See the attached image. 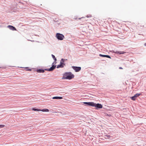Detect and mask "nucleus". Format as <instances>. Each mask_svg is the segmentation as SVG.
<instances>
[{"label":"nucleus","instance_id":"nucleus-1","mask_svg":"<svg viewBox=\"0 0 146 146\" xmlns=\"http://www.w3.org/2000/svg\"><path fill=\"white\" fill-rule=\"evenodd\" d=\"M74 77V75L71 72H65L63 74L62 79L70 80Z\"/></svg>","mask_w":146,"mask_h":146},{"label":"nucleus","instance_id":"nucleus-2","mask_svg":"<svg viewBox=\"0 0 146 146\" xmlns=\"http://www.w3.org/2000/svg\"><path fill=\"white\" fill-rule=\"evenodd\" d=\"M65 61V59L64 58H62L60 60V64L58 65L56 67L57 68H63L64 66L65 65L64 62Z\"/></svg>","mask_w":146,"mask_h":146},{"label":"nucleus","instance_id":"nucleus-3","mask_svg":"<svg viewBox=\"0 0 146 146\" xmlns=\"http://www.w3.org/2000/svg\"><path fill=\"white\" fill-rule=\"evenodd\" d=\"M56 37L58 40H62L64 38V36L63 35L59 33H56Z\"/></svg>","mask_w":146,"mask_h":146},{"label":"nucleus","instance_id":"nucleus-4","mask_svg":"<svg viewBox=\"0 0 146 146\" xmlns=\"http://www.w3.org/2000/svg\"><path fill=\"white\" fill-rule=\"evenodd\" d=\"M142 93H136L134 96L131 97L130 99L133 101L135 100L136 98L139 97V96L142 95Z\"/></svg>","mask_w":146,"mask_h":146},{"label":"nucleus","instance_id":"nucleus-5","mask_svg":"<svg viewBox=\"0 0 146 146\" xmlns=\"http://www.w3.org/2000/svg\"><path fill=\"white\" fill-rule=\"evenodd\" d=\"M93 107H95L96 110H98L99 109L102 108L103 107L102 105L101 104L99 103L96 104L94 103Z\"/></svg>","mask_w":146,"mask_h":146},{"label":"nucleus","instance_id":"nucleus-6","mask_svg":"<svg viewBox=\"0 0 146 146\" xmlns=\"http://www.w3.org/2000/svg\"><path fill=\"white\" fill-rule=\"evenodd\" d=\"M56 66L52 65V66L50 68L44 69V72L45 71H47L49 72L52 71L56 68Z\"/></svg>","mask_w":146,"mask_h":146},{"label":"nucleus","instance_id":"nucleus-7","mask_svg":"<svg viewBox=\"0 0 146 146\" xmlns=\"http://www.w3.org/2000/svg\"><path fill=\"white\" fill-rule=\"evenodd\" d=\"M110 52L113 53L118 54L119 55L123 54L126 52L124 51H118L116 50L115 51L114 50H113L110 51Z\"/></svg>","mask_w":146,"mask_h":146},{"label":"nucleus","instance_id":"nucleus-8","mask_svg":"<svg viewBox=\"0 0 146 146\" xmlns=\"http://www.w3.org/2000/svg\"><path fill=\"white\" fill-rule=\"evenodd\" d=\"M72 68L75 70L76 72H79L81 69L80 67L76 66H72Z\"/></svg>","mask_w":146,"mask_h":146},{"label":"nucleus","instance_id":"nucleus-9","mask_svg":"<svg viewBox=\"0 0 146 146\" xmlns=\"http://www.w3.org/2000/svg\"><path fill=\"white\" fill-rule=\"evenodd\" d=\"M94 102H83V103H84V104H85V105L86 106H93L94 104Z\"/></svg>","mask_w":146,"mask_h":146},{"label":"nucleus","instance_id":"nucleus-10","mask_svg":"<svg viewBox=\"0 0 146 146\" xmlns=\"http://www.w3.org/2000/svg\"><path fill=\"white\" fill-rule=\"evenodd\" d=\"M7 28L13 31H17V29L16 28L12 25H9L7 26Z\"/></svg>","mask_w":146,"mask_h":146},{"label":"nucleus","instance_id":"nucleus-11","mask_svg":"<svg viewBox=\"0 0 146 146\" xmlns=\"http://www.w3.org/2000/svg\"><path fill=\"white\" fill-rule=\"evenodd\" d=\"M99 56L100 57H106L108 58H109L110 59H111V56L109 55H103L102 54H99Z\"/></svg>","mask_w":146,"mask_h":146},{"label":"nucleus","instance_id":"nucleus-12","mask_svg":"<svg viewBox=\"0 0 146 146\" xmlns=\"http://www.w3.org/2000/svg\"><path fill=\"white\" fill-rule=\"evenodd\" d=\"M36 71L38 73H43L44 72V69H38L36 70Z\"/></svg>","mask_w":146,"mask_h":146},{"label":"nucleus","instance_id":"nucleus-13","mask_svg":"<svg viewBox=\"0 0 146 146\" xmlns=\"http://www.w3.org/2000/svg\"><path fill=\"white\" fill-rule=\"evenodd\" d=\"M63 99V97L61 96H54L52 98L53 99L61 100Z\"/></svg>","mask_w":146,"mask_h":146},{"label":"nucleus","instance_id":"nucleus-14","mask_svg":"<svg viewBox=\"0 0 146 146\" xmlns=\"http://www.w3.org/2000/svg\"><path fill=\"white\" fill-rule=\"evenodd\" d=\"M49 110L47 109H40V111H42V112H48Z\"/></svg>","mask_w":146,"mask_h":146},{"label":"nucleus","instance_id":"nucleus-15","mask_svg":"<svg viewBox=\"0 0 146 146\" xmlns=\"http://www.w3.org/2000/svg\"><path fill=\"white\" fill-rule=\"evenodd\" d=\"M32 109L33 110L35 111H40V109H38L36 108H33Z\"/></svg>","mask_w":146,"mask_h":146},{"label":"nucleus","instance_id":"nucleus-16","mask_svg":"<svg viewBox=\"0 0 146 146\" xmlns=\"http://www.w3.org/2000/svg\"><path fill=\"white\" fill-rule=\"evenodd\" d=\"M51 56H52V58L53 59L54 61H55V62H56V61L57 60V59H56V58L55 57L54 55H53L52 54Z\"/></svg>","mask_w":146,"mask_h":146},{"label":"nucleus","instance_id":"nucleus-17","mask_svg":"<svg viewBox=\"0 0 146 146\" xmlns=\"http://www.w3.org/2000/svg\"><path fill=\"white\" fill-rule=\"evenodd\" d=\"M106 136L109 139H110L111 138H112V136L110 135H106Z\"/></svg>","mask_w":146,"mask_h":146},{"label":"nucleus","instance_id":"nucleus-18","mask_svg":"<svg viewBox=\"0 0 146 146\" xmlns=\"http://www.w3.org/2000/svg\"><path fill=\"white\" fill-rule=\"evenodd\" d=\"M25 68L27 69L26 70L29 71H30L31 70V69L29 68V67H26Z\"/></svg>","mask_w":146,"mask_h":146},{"label":"nucleus","instance_id":"nucleus-19","mask_svg":"<svg viewBox=\"0 0 146 146\" xmlns=\"http://www.w3.org/2000/svg\"><path fill=\"white\" fill-rule=\"evenodd\" d=\"M5 126V125H4L1 124L0 125V128H2L4 127Z\"/></svg>","mask_w":146,"mask_h":146},{"label":"nucleus","instance_id":"nucleus-20","mask_svg":"<svg viewBox=\"0 0 146 146\" xmlns=\"http://www.w3.org/2000/svg\"><path fill=\"white\" fill-rule=\"evenodd\" d=\"M142 123H140V124H137L136 125V126L137 127H139V125H142Z\"/></svg>","mask_w":146,"mask_h":146},{"label":"nucleus","instance_id":"nucleus-21","mask_svg":"<svg viewBox=\"0 0 146 146\" xmlns=\"http://www.w3.org/2000/svg\"><path fill=\"white\" fill-rule=\"evenodd\" d=\"M56 63V62H55V61H54V62L52 63V65H54V66H56V65H55L54 64H55Z\"/></svg>","mask_w":146,"mask_h":146},{"label":"nucleus","instance_id":"nucleus-22","mask_svg":"<svg viewBox=\"0 0 146 146\" xmlns=\"http://www.w3.org/2000/svg\"><path fill=\"white\" fill-rule=\"evenodd\" d=\"M92 17L91 16V15H87L86 16V17L87 18H89V17Z\"/></svg>","mask_w":146,"mask_h":146},{"label":"nucleus","instance_id":"nucleus-23","mask_svg":"<svg viewBox=\"0 0 146 146\" xmlns=\"http://www.w3.org/2000/svg\"><path fill=\"white\" fill-rule=\"evenodd\" d=\"M144 45L145 46H146V43L144 44Z\"/></svg>","mask_w":146,"mask_h":146},{"label":"nucleus","instance_id":"nucleus-24","mask_svg":"<svg viewBox=\"0 0 146 146\" xmlns=\"http://www.w3.org/2000/svg\"><path fill=\"white\" fill-rule=\"evenodd\" d=\"M119 69H123V68H122L121 67H120L119 68Z\"/></svg>","mask_w":146,"mask_h":146},{"label":"nucleus","instance_id":"nucleus-25","mask_svg":"<svg viewBox=\"0 0 146 146\" xmlns=\"http://www.w3.org/2000/svg\"><path fill=\"white\" fill-rule=\"evenodd\" d=\"M65 59V61H66L67 60V59Z\"/></svg>","mask_w":146,"mask_h":146},{"label":"nucleus","instance_id":"nucleus-26","mask_svg":"<svg viewBox=\"0 0 146 146\" xmlns=\"http://www.w3.org/2000/svg\"><path fill=\"white\" fill-rule=\"evenodd\" d=\"M31 41H33V42L34 41V40Z\"/></svg>","mask_w":146,"mask_h":146}]
</instances>
